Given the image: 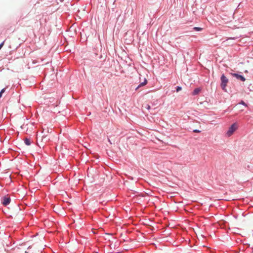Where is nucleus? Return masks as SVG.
Here are the masks:
<instances>
[{"label":"nucleus","mask_w":253,"mask_h":253,"mask_svg":"<svg viewBox=\"0 0 253 253\" xmlns=\"http://www.w3.org/2000/svg\"><path fill=\"white\" fill-rule=\"evenodd\" d=\"M175 91L178 92L179 91H180V90H182V87L180 86H176L175 87Z\"/></svg>","instance_id":"9"},{"label":"nucleus","mask_w":253,"mask_h":253,"mask_svg":"<svg viewBox=\"0 0 253 253\" xmlns=\"http://www.w3.org/2000/svg\"><path fill=\"white\" fill-rule=\"evenodd\" d=\"M220 86L221 89L226 91V86L227 83L229 82L228 79L225 76L224 74H222L220 77Z\"/></svg>","instance_id":"1"},{"label":"nucleus","mask_w":253,"mask_h":253,"mask_svg":"<svg viewBox=\"0 0 253 253\" xmlns=\"http://www.w3.org/2000/svg\"><path fill=\"white\" fill-rule=\"evenodd\" d=\"M24 141L25 145H26L27 146H30L31 144V141L30 138H25L24 139Z\"/></svg>","instance_id":"6"},{"label":"nucleus","mask_w":253,"mask_h":253,"mask_svg":"<svg viewBox=\"0 0 253 253\" xmlns=\"http://www.w3.org/2000/svg\"><path fill=\"white\" fill-rule=\"evenodd\" d=\"M192 131L193 132L200 133V132H201V131L200 130H199V129H193L192 130Z\"/></svg>","instance_id":"12"},{"label":"nucleus","mask_w":253,"mask_h":253,"mask_svg":"<svg viewBox=\"0 0 253 253\" xmlns=\"http://www.w3.org/2000/svg\"><path fill=\"white\" fill-rule=\"evenodd\" d=\"M248 88L249 89L250 91H253V86H251V87L249 86L248 87Z\"/></svg>","instance_id":"15"},{"label":"nucleus","mask_w":253,"mask_h":253,"mask_svg":"<svg viewBox=\"0 0 253 253\" xmlns=\"http://www.w3.org/2000/svg\"><path fill=\"white\" fill-rule=\"evenodd\" d=\"M108 142L110 143V144H112V142L111 141V140H110V139H109V138H108Z\"/></svg>","instance_id":"16"},{"label":"nucleus","mask_w":253,"mask_h":253,"mask_svg":"<svg viewBox=\"0 0 253 253\" xmlns=\"http://www.w3.org/2000/svg\"><path fill=\"white\" fill-rule=\"evenodd\" d=\"M139 88H140V87H138V86H137V87H135V90H138Z\"/></svg>","instance_id":"17"},{"label":"nucleus","mask_w":253,"mask_h":253,"mask_svg":"<svg viewBox=\"0 0 253 253\" xmlns=\"http://www.w3.org/2000/svg\"><path fill=\"white\" fill-rule=\"evenodd\" d=\"M11 202V198L8 195L2 196L0 198V203L4 207L9 205Z\"/></svg>","instance_id":"2"},{"label":"nucleus","mask_w":253,"mask_h":253,"mask_svg":"<svg viewBox=\"0 0 253 253\" xmlns=\"http://www.w3.org/2000/svg\"><path fill=\"white\" fill-rule=\"evenodd\" d=\"M193 29L195 31H197V32H200V31H201L202 30H203V28H201V27H194Z\"/></svg>","instance_id":"8"},{"label":"nucleus","mask_w":253,"mask_h":253,"mask_svg":"<svg viewBox=\"0 0 253 253\" xmlns=\"http://www.w3.org/2000/svg\"><path fill=\"white\" fill-rule=\"evenodd\" d=\"M145 108H146L147 110H149L151 109V106H150V105H149V104H147V105H146V107H145Z\"/></svg>","instance_id":"13"},{"label":"nucleus","mask_w":253,"mask_h":253,"mask_svg":"<svg viewBox=\"0 0 253 253\" xmlns=\"http://www.w3.org/2000/svg\"><path fill=\"white\" fill-rule=\"evenodd\" d=\"M238 125L237 123H234L231 125L229 127V129L226 132V134L228 136L232 135L233 133L237 129Z\"/></svg>","instance_id":"3"},{"label":"nucleus","mask_w":253,"mask_h":253,"mask_svg":"<svg viewBox=\"0 0 253 253\" xmlns=\"http://www.w3.org/2000/svg\"><path fill=\"white\" fill-rule=\"evenodd\" d=\"M4 41H3L2 42L0 43V49L4 45Z\"/></svg>","instance_id":"14"},{"label":"nucleus","mask_w":253,"mask_h":253,"mask_svg":"<svg viewBox=\"0 0 253 253\" xmlns=\"http://www.w3.org/2000/svg\"><path fill=\"white\" fill-rule=\"evenodd\" d=\"M231 75L232 77L235 78L237 80L242 82H245L246 80V78L242 74V72L238 73H231Z\"/></svg>","instance_id":"4"},{"label":"nucleus","mask_w":253,"mask_h":253,"mask_svg":"<svg viewBox=\"0 0 253 253\" xmlns=\"http://www.w3.org/2000/svg\"><path fill=\"white\" fill-rule=\"evenodd\" d=\"M202 91V88L200 87L195 88L192 92L193 96L197 95Z\"/></svg>","instance_id":"5"},{"label":"nucleus","mask_w":253,"mask_h":253,"mask_svg":"<svg viewBox=\"0 0 253 253\" xmlns=\"http://www.w3.org/2000/svg\"><path fill=\"white\" fill-rule=\"evenodd\" d=\"M148 83V81H147V80L146 79V78H144V81L141 83H140L138 86V87H142L144 85H145Z\"/></svg>","instance_id":"7"},{"label":"nucleus","mask_w":253,"mask_h":253,"mask_svg":"<svg viewBox=\"0 0 253 253\" xmlns=\"http://www.w3.org/2000/svg\"><path fill=\"white\" fill-rule=\"evenodd\" d=\"M5 88H3L0 91V98L2 97V94L5 92Z\"/></svg>","instance_id":"11"},{"label":"nucleus","mask_w":253,"mask_h":253,"mask_svg":"<svg viewBox=\"0 0 253 253\" xmlns=\"http://www.w3.org/2000/svg\"><path fill=\"white\" fill-rule=\"evenodd\" d=\"M239 104L242 105L244 106L245 107L248 106V104L245 102H244L243 100H241L240 101V102L239 103Z\"/></svg>","instance_id":"10"}]
</instances>
